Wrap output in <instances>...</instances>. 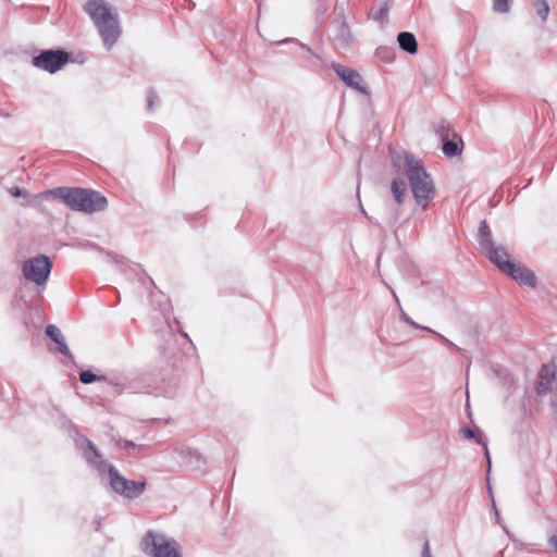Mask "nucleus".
<instances>
[{
    "instance_id": "9b49d317",
    "label": "nucleus",
    "mask_w": 557,
    "mask_h": 557,
    "mask_svg": "<svg viewBox=\"0 0 557 557\" xmlns=\"http://www.w3.org/2000/svg\"><path fill=\"white\" fill-rule=\"evenodd\" d=\"M46 334L47 336L52 339L54 343L59 345V351L64 356H70V349L67 345L65 344L64 337L61 334L60 330L55 325H48L46 327Z\"/></svg>"
},
{
    "instance_id": "4be33fe9",
    "label": "nucleus",
    "mask_w": 557,
    "mask_h": 557,
    "mask_svg": "<svg viewBox=\"0 0 557 557\" xmlns=\"http://www.w3.org/2000/svg\"><path fill=\"white\" fill-rule=\"evenodd\" d=\"M119 445L123 448H134L136 445L129 441H120Z\"/></svg>"
},
{
    "instance_id": "39448f33",
    "label": "nucleus",
    "mask_w": 557,
    "mask_h": 557,
    "mask_svg": "<svg viewBox=\"0 0 557 557\" xmlns=\"http://www.w3.org/2000/svg\"><path fill=\"white\" fill-rule=\"evenodd\" d=\"M52 263L47 256L39 255L26 260L22 265V272L27 281L37 285H44L51 272Z\"/></svg>"
},
{
    "instance_id": "f3484780",
    "label": "nucleus",
    "mask_w": 557,
    "mask_h": 557,
    "mask_svg": "<svg viewBox=\"0 0 557 557\" xmlns=\"http://www.w3.org/2000/svg\"><path fill=\"white\" fill-rule=\"evenodd\" d=\"M79 380L84 384H89L95 381L104 380V376H98V375L94 374L91 371L87 370V371H82L79 373Z\"/></svg>"
},
{
    "instance_id": "f8f14e48",
    "label": "nucleus",
    "mask_w": 557,
    "mask_h": 557,
    "mask_svg": "<svg viewBox=\"0 0 557 557\" xmlns=\"http://www.w3.org/2000/svg\"><path fill=\"white\" fill-rule=\"evenodd\" d=\"M397 41L399 44V47L404 51H406L410 54L417 53L418 44H417L416 37L412 33H409V32L400 33L397 37Z\"/></svg>"
},
{
    "instance_id": "5701e85b",
    "label": "nucleus",
    "mask_w": 557,
    "mask_h": 557,
    "mask_svg": "<svg viewBox=\"0 0 557 557\" xmlns=\"http://www.w3.org/2000/svg\"><path fill=\"white\" fill-rule=\"evenodd\" d=\"M465 435L470 438L474 437V433L470 429L465 430Z\"/></svg>"
},
{
    "instance_id": "a211bd4d",
    "label": "nucleus",
    "mask_w": 557,
    "mask_h": 557,
    "mask_svg": "<svg viewBox=\"0 0 557 557\" xmlns=\"http://www.w3.org/2000/svg\"><path fill=\"white\" fill-rule=\"evenodd\" d=\"M510 1L511 0H494L493 1V9H494V11L499 12V13L508 12L509 11V5H510Z\"/></svg>"
},
{
    "instance_id": "423d86ee",
    "label": "nucleus",
    "mask_w": 557,
    "mask_h": 557,
    "mask_svg": "<svg viewBox=\"0 0 557 557\" xmlns=\"http://www.w3.org/2000/svg\"><path fill=\"white\" fill-rule=\"evenodd\" d=\"M109 475L112 488L126 498H136L145 491V481L127 480L112 466L109 468Z\"/></svg>"
},
{
    "instance_id": "dca6fc26",
    "label": "nucleus",
    "mask_w": 557,
    "mask_h": 557,
    "mask_svg": "<svg viewBox=\"0 0 557 557\" xmlns=\"http://www.w3.org/2000/svg\"><path fill=\"white\" fill-rule=\"evenodd\" d=\"M87 445L88 450L85 451V458L88 460V462L97 465L98 459H100L101 456L91 442L88 441Z\"/></svg>"
},
{
    "instance_id": "1a4fd4ad",
    "label": "nucleus",
    "mask_w": 557,
    "mask_h": 557,
    "mask_svg": "<svg viewBox=\"0 0 557 557\" xmlns=\"http://www.w3.org/2000/svg\"><path fill=\"white\" fill-rule=\"evenodd\" d=\"M506 268L507 269L504 271V273L511 276L515 281L532 288L536 286V276L531 270L527 269L520 263L515 262H511L509 265H506Z\"/></svg>"
},
{
    "instance_id": "b1692460",
    "label": "nucleus",
    "mask_w": 557,
    "mask_h": 557,
    "mask_svg": "<svg viewBox=\"0 0 557 557\" xmlns=\"http://www.w3.org/2000/svg\"><path fill=\"white\" fill-rule=\"evenodd\" d=\"M148 102H149V107H151V106H152V100H151V98H149Z\"/></svg>"
},
{
    "instance_id": "9d476101",
    "label": "nucleus",
    "mask_w": 557,
    "mask_h": 557,
    "mask_svg": "<svg viewBox=\"0 0 557 557\" xmlns=\"http://www.w3.org/2000/svg\"><path fill=\"white\" fill-rule=\"evenodd\" d=\"M335 72L348 86H350L357 90H361V91L363 90V88L361 86L362 77L360 76V74L357 71L347 69L342 65H337L335 67Z\"/></svg>"
},
{
    "instance_id": "412c9836",
    "label": "nucleus",
    "mask_w": 557,
    "mask_h": 557,
    "mask_svg": "<svg viewBox=\"0 0 557 557\" xmlns=\"http://www.w3.org/2000/svg\"><path fill=\"white\" fill-rule=\"evenodd\" d=\"M422 557H432L429 542L424 543Z\"/></svg>"
},
{
    "instance_id": "f03ea898",
    "label": "nucleus",
    "mask_w": 557,
    "mask_h": 557,
    "mask_svg": "<svg viewBox=\"0 0 557 557\" xmlns=\"http://www.w3.org/2000/svg\"><path fill=\"white\" fill-rule=\"evenodd\" d=\"M44 195H52L61 199L71 210L85 213L103 211L108 206L104 196L96 190L78 187H59L46 191Z\"/></svg>"
},
{
    "instance_id": "f257e3e1",
    "label": "nucleus",
    "mask_w": 557,
    "mask_h": 557,
    "mask_svg": "<svg viewBox=\"0 0 557 557\" xmlns=\"http://www.w3.org/2000/svg\"><path fill=\"white\" fill-rule=\"evenodd\" d=\"M84 11L92 20L107 49H111L122 34L116 10L104 0H88Z\"/></svg>"
},
{
    "instance_id": "ddd939ff",
    "label": "nucleus",
    "mask_w": 557,
    "mask_h": 557,
    "mask_svg": "<svg viewBox=\"0 0 557 557\" xmlns=\"http://www.w3.org/2000/svg\"><path fill=\"white\" fill-rule=\"evenodd\" d=\"M392 194L398 205L403 203L407 191V185L404 180L395 178L391 185Z\"/></svg>"
},
{
    "instance_id": "6e6552de",
    "label": "nucleus",
    "mask_w": 557,
    "mask_h": 557,
    "mask_svg": "<svg viewBox=\"0 0 557 557\" xmlns=\"http://www.w3.org/2000/svg\"><path fill=\"white\" fill-rule=\"evenodd\" d=\"M480 247L484 255L495 263L502 272L507 269L506 265L512 262L507 250L502 246H496L488 236L480 242Z\"/></svg>"
},
{
    "instance_id": "aec40b11",
    "label": "nucleus",
    "mask_w": 557,
    "mask_h": 557,
    "mask_svg": "<svg viewBox=\"0 0 557 557\" xmlns=\"http://www.w3.org/2000/svg\"><path fill=\"white\" fill-rule=\"evenodd\" d=\"M10 194L13 196V197H20L23 195V191L21 188L14 186V187H11L10 188Z\"/></svg>"
},
{
    "instance_id": "7ed1b4c3",
    "label": "nucleus",
    "mask_w": 557,
    "mask_h": 557,
    "mask_svg": "<svg viewBox=\"0 0 557 557\" xmlns=\"http://www.w3.org/2000/svg\"><path fill=\"white\" fill-rule=\"evenodd\" d=\"M406 174L416 203L423 210L435 198L436 188L431 175L425 171L422 161L413 156L405 157Z\"/></svg>"
},
{
    "instance_id": "0eeeda50",
    "label": "nucleus",
    "mask_w": 557,
    "mask_h": 557,
    "mask_svg": "<svg viewBox=\"0 0 557 557\" xmlns=\"http://www.w3.org/2000/svg\"><path fill=\"white\" fill-rule=\"evenodd\" d=\"M70 60L67 52L62 50H45L33 58V65L37 69L55 73L61 70Z\"/></svg>"
},
{
    "instance_id": "2eb2a0df",
    "label": "nucleus",
    "mask_w": 557,
    "mask_h": 557,
    "mask_svg": "<svg viewBox=\"0 0 557 557\" xmlns=\"http://www.w3.org/2000/svg\"><path fill=\"white\" fill-rule=\"evenodd\" d=\"M533 5L537 15L542 18V21H545L549 13V5L546 0H534Z\"/></svg>"
},
{
    "instance_id": "20e7f679",
    "label": "nucleus",
    "mask_w": 557,
    "mask_h": 557,
    "mask_svg": "<svg viewBox=\"0 0 557 557\" xmlns=\"http://www.w3.org/2000/svg\"><path fill=\"white\" fill-rule=\"evenodd\" d=\"M141 548L152 557H181L177 543L163 534L148 532L141 541Z\"/></svg>"
},
{
    "instance_id": "4468645a",
    "label": "nucleus",
    "mask_w": 557,
    "mask_h": 557,
    "mask_svg": "<svg viewBox=\"0 0 557 557\" xmlns=\"http://www.w3.org/2000/svg\"><path fill=\"white\" fill-rule=\"evenodd\" d=\"M442 136V139L444 141L443 144V152L445 153V156L447 157H455L457 154H459L461 152V148L459 147V143L461 144V139L459 138V141H456V140H448L447 139V134L444 136L443 134L441 135Z\"/></svg>"
},
{
    "instance_id": "6ab92c4d",
    "label": "nucleus",
    "mask_w": 557,
    "mask_h": 557,
    "mask_svg": "<svg viewBox=\"0 0 557 557\" xmlns=\"http://www.w3.org/2000/svg\"><path fill=\"white\" fill-rule=\"evenodd\" d=\"M487 236H488V238H492L491 230H490L488 225L486 224V222L483 221L481 226H480V239H479V243L481 240H484Z\"/></svg>"
}]
</instances>
